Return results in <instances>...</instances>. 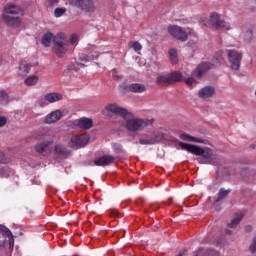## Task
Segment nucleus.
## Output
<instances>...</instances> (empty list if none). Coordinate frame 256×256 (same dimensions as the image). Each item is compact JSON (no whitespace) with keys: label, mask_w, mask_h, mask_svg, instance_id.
Segmentation results:
<instances>
[{"label":"nucleus","mask_w":256,"mask_h":256,"mask_svg":"<svg viewBox=\"0 0 256 256\" xmlns=\"http://www.w3.org/2000/svg\"><path fill=\"white\" fill-rule=\"evenodd\" d=\"M179 147L188 153L197 155L199 163L202 165H217L219 163V155L213 153L211 148H201L197 145L187 144L185 142H179Z\"/></svg>","instance_id":"nucleus-1"},{"label":"nucleus","mask_w":256,"mask_h":256,"mask_svg":"<svg viewBox=\"0 0 256 256\" xmlns=\"http://www.w3.org/2000/svg\"><path fill=\"white\" fill-rule=\"evenodd\" d=\"M52 43L57 57H65L67 53V35L63 32L58 33L57 36L51 32L45 33L42 37V45L44 47H51Z\"/></svg>","instance_id":"nucleus-2"},{"label":"nucleus","mask_w":256,"mask_h":256,"mask_svg":"<svg viewBox=\"0 0 256 256\" xmlns=\"http://www.w3.org/2000/svg\"><path fill=\"white\" fill-rule=\"evenodd\" d=\"M23 9L15 4H8L3 13V19L8 27H19L21 25V16Z\"/></svg>","instance_id":"nucleus-3"},{"label":"nucleus","mask_w":256,"mask_h":256,"mask_svg":"<svg viewBox=\"0 0 256 256\" xmlns=\"http://www.w3.org/2000/svg\"><path fill=\"white\" fill-rule=\"evenodd\" d=\"M221 61H223V53L217 52L212 58V62H201L196 69L193 71V77L201 79L209 69L213 67H221Z\"/></svg>","instance_id":"nucleus-4"},{"label":"nucleus","mask_w":256,"mask_h":256,"mask_svg":"<svg viewBox=\"0 0 256 256\" xmlns=\"http://www.w3.org/2000/svg\"><path fill=\"white\" fill-rule=\"evenodd\" d=\"M131 117H133V114L130 113V115H127L125 119V128L130 133H138V131H143L145 127H149V125L153 124V120Z\"/></svg>","instance_id":"nucleus-5"},{"label":"nucleus","mask_w":256,"mask_h":256,"mask_svg":"<svg viewBox=\"0 0 256 256\" xmlns=\"http://www.w3.org/2000/svg\"><path fill=\"white\" fill-rule=\"evenodd\" d=\"M202 25L204 27H213L217 30L221 29L222 31H229L231 29V24L225 22V20H221L217 13L211 14L208 21L202 20Z\"/></svg>","instance_id":"nucleus-6"},{"label":"nucleus","mask_w":256,"mask_h":256,"mask_svg":"<svg viewBox=\"0 0 256 256\" xmlns=\"http://www.w3.org/2000/svg\"><path fill=\"white\" fill-rule=\"evenodd\" d=\"M181 81H183V74L181 72L159 75L156 79L157 85L162 86L173 85V83H179Z\"/></svg>","instance_id":"nucleus-7"},{"label":"nucleus","mask_w":256,"mask_h":256,"mask_svg":"<svg viewBox=\"0 0 256 256\" xmlns=\"http://www.w3.org/2000/svg\"><path fill=\"white\" fill-rule=\"evenodd\" d=\"M72 7H76L84 13H95V0H69Z\"/></svg>","instance_id":"nucleus-8"},{"label":"nucleus","mask_w":256,"mask_h":256,"mask_svg":"<svg viewBox=\"0 0 256 256\" xmlns=\"http://www.w3.org/2000/svg\"><path fill=\"white\" fill-rule=\"evenodd\" d=\"M227 57L232 71H239V69H241L243 52H239L237 50H227Z\"/></svg>","instance_id":"nucleus-9"},{"label":"nucleus","mask_w":256,"mask_h":256,"mask_svg":"<svg viewBox=\"0 0 256 256\" xmlns=\"http://www.w3.org/2000/svg\"><path fill=\"white\" fill-rule=\"evenodd\" d=\"M168 33H170V35L174 37V39H177L182 43H185V41L189 39L187 32L183 30L181 26H177V25L169 26Z\"/></svg>","instance_id":"nucleus-10"},{"label":"nucleus","mask_w":256,"mask_h":256,"mask_svg":"<svg viewBox=\"0 0 256 256\" xmlns=\"http://www.w3.org/2000/svg\"><path fill=\"white\" fill-rule=\"evenodd\" d=\"M165 141V134L163 133H156L150 138H140L138 142H134L135 145L139 143V145H157Z\"/></svg>","instance_id":"nucleus-11"},{"label":"nucleus","mask_w":256,"mask_h":256,"mask_svg":"<svg viewBox=\"0 0 256 256\" xmlns=\"http://www.w3.org/2000/svg\"><path fill=\"white\" fill-rule=\"evenodd\" d=\"M88 143L89 138L87 136H74L68 143V147L71 149H81V147H85Z\"/></svg>","instance_id":"nucleus-12"},{"label":"nucleus","mask_w":256,"mask_h":256,"mask_svg":"<svg viewBox=\"0 0 256 256\" xmlns=\"http://www.w3.org/2000/svg\"><path fill=\"white\" fill-rule=\"evenodd\" d=\"M106 110L113 113V115H120V117H123V119H127V115H131L127 109L119 107L117 104H108L106 106Z\"/></svg>","instance_id":"nucleus-13"},{"label":"nucleus","mask_w":256,"mask_h":256,"mask_svg":"<svg viewBox=\"0 0 256 256\" xmlns=\"http://www.w3.org/2000/svg\"><path fill=\"white\" fill-rule=\"evenodd\" d=\"M113 163H115V157H113L111 155H103V156L96 158L93 161V164L96 167H108V165H113Z\"/></svg>","instance_id":"nucleus-14"},{"label":"nucleus","mask_w":256,"mask_h":256,"mask_svg":"<svg viewBox=\"0 0 256 256\" xmlns=\"http://www.w3.org/2000/svg\"><path fill=\"white\" fill-rule=\"evenodd\" d=\"M35 151L43 157H47V155L51 154V142L44 141L36 144Z\"/></svg>","instance_id":"nucleus-15"},{"label":"nucleus","mask_w":256,"mask_h":256,"mask_svg":"<svg viewBox=\"0 0 256 256\" xmlns=\"http://www.w3.org/2000/svg\"><path fill=\"white\" fill-rule=\"evenodd\" d=\"M215 95V87L205 86L198 91L200 99H211Z\"/></svg>","instance_id":"nucleus-16"},{"label":"nucleus","mask_w":256,"mask_h":256,"mask_svg":"<svg viewBox=\"0 0 256 256\" xmlns=\"http://www.w3.org/2000/svg\"><path fill=\"white\" fill-rule=\"evenodd\" d=\"M61 117H63V112L61 110H55L45 117L44 123H47V125L57 123V121L61 120Z\"/></svg>","instance_id":"nucleus-17"},{"label":"nucleus","mask_w":256,"mask_h":256,"mask_svg":"<svg viewBox=\"0 0 256 256\" xmlns=\"http://www.w3.org/2000/svg\"><path fill=\"white\" fill-rule=\"evenodd\" d=\"M0 231H2L3 235H6L9 239V249L10 251H13V248L15 247V238L13 237V232L9 230V228L0 225Z\"/></svg>","instance_id":"nucleus-18"},{"label":"nucleus","mask_w":256,"mask_h":256,"mask_svg":"<svg viewBox=\"0 0 256 256\" xmlns=\"http://www.w3.org/2000/svg\"><path fill=\"white\" fill-rule=\"evenodd\" d=\"M77 125L82 131H87L93 127V120L91 118H83L78 121Z\"/></svg>","instance_id":"nucleus-19"},{"label":"nucleus","mask_w":256,"mask_h":256,"mask_svg":"<svg viewBox=\"0 0 256 256\" xmlns=\"http://www.w3.org/2000/svg\"><path fill=\"white\" fill-rule=\"evenodd\" d=\"M130 93H145L147 87L141 83H132L129 85Z\"/></svg>","instance_id":"nucleus-20"},{"label":"nucleus","mask_w":256,"mask_h":256,"mask_svg":"<svg viewBox=\"0 0 256 256\" xmlns=\"http://www.w3.org/2000/svg\"><path fill=\"white\" fill-rule=\"evenodd\" d=\"M29 71H31V65L27 62H22L18 67V75H20V77H27Z\"/></svg>","instance_id":"nucleus-21"},{"label":"nucleus","mask_w":256,"mask_h":256,"mask_svg":"<svg viewBox=\"0 0 256 256\" xmlns=\"http://www.w3.org/2000/svg\"><path fill=\"white\" fill-rule=\"evenodd\" d=\"M180 139H182V141H190L192 143H205V140H203L201 138L193 137L187 133H181Z\"/></svg>","instance_id":"nucleus-22"},{"label":"nucleus","mask_w":256,"mask_h":256,"mask_svg":"<svg viewBox=\"0 0 256 256\" xmlns=\"http://www.w3.org/2000/svg\"><path fill=\"white\" fill-rule=\"evenodd\" d=\"M229 193H231V189L221 188L218 192V196L215 200V203H219V201H223V199H227V197L229 196Z\"/></svg>","instance_id":"nucleus-23"},{"label":"nucleus","mask_w":256,"mask_h":256,"mask_svg":"<svg viewBox=\"0 0 256 256\" xmlns=\"http://www.w3.org/2000/svg\"><path fill=\"white\" fill-rule=\"evenodd\" d=\"M54 151L57 155H62V157H69L71 155V151L61 145H56Z\"/></svg>","instance_id":"nucleus-24"},{"label":"nucleus","mask_w":256,"mask_h":256,"mask_svg":"<svg viewBox=\"0 0 256 256\" xmlns=\"http://www.w3.org/2000/svg\"><path fill=\"white\" fill-rule=\"evenodd\" d=\"M61 99H63V96L59 93H50L46 95L48 103H57V101H61Z\"/></svg>","instance_id":"nucleus-25"},{"label":"nucleus","mask_w":256,"mask_h":256,"mask_svg":"<svg viewBox=\"0 0 256 256\" xmlns=\"http://www.w3.org/2000/svg\"><path fill=\"white\" fill-rule=\"evenodd\" d=\"M38 82H39V76H35V75L29 76L24 81L25 85H27L28 87H33Z\"/></svg>","instance_id":"nucleus-26"},{"label":"nucleus","mask_w":256,"mask_h":256,"mask_svg":"<svg viewBox=\"0 0 256 256\" xmlns=\"http://www.w3.org/2000/svg\"><path fill=\"white\" fill-rule=\"evenodd\" d=\"M169 57H170V61H171V63H173V65L177 64V61H179L177 58V50H175V49L169 50Z\"/></svg>","instance_id":"nucleus-27"},{"label":"nucleus","mask_w":256,"mask_h":256,"mask_svg":"<svg viewBox=\"0 0 256 256\" xmlns=\"http://www.w3.org/2000/svg\"><path fill=\"white\" fill-rule=\"evenodd\" d=\"M0 103L2 105H6V103H9V96L7 95V92L0 90Z\"/></svg>","instance_id":"nucleus-28"},{"label":"nucleus","mask_w":256,"mask_h":256,"mask_svg":"<svg viewBox=\"0 0 256 256\" xmlns=\"http://www.w3.org/2000/svg\"><path fill=\"white\" fill-rule=\"evenodd\" d=\"M241 219H243V215H238L236 218H234L231 223L228 225L231 229H235L239 223H241Z\"/></svg>","instance_id":"nucleus-29"},{"label":"nucleus","mask_w":256,"mask_h":256,"mask_svg":"<svg viewBox=\"0 0 256 256\" xmlns=\"http://www.w3.org/2000/svg\"><path fill=\"white\" fill-rule=\"evenodd\" d=\"M129 47H131V49H134L135 51H141L143 49V46L138 41L130 42Z\"/></svg>","instance_id":"nucleus-30"},{"label":"nucleus","mask_w":256,"mask_h":256,"mask_svg":"<svg viewBox=\"0 0 256 256\" xmlns=\"http://www.w3.org/2000/svg\"><path fill=\"white\" fill-rule=\"evenodd\" d=\"M65 13H67V9H65V8H56L54 10L55 17H63V15H65Z\"/></svg>","instance_id":"nucleus-31"},{"label":"nucleus","mask_w":256,"mask_h":256,"mask_svg":"<svg viewBox=\"0 0 256 256\" xmlns=\"http://www.w3.org/2000/svg\"><path fill=\"white\" fill-rule=\"evenodd\" d=\"M112 149L114 153H123V146L119 143H112Z\"/></svg>","instance_id":"nucleus-32"},{"label":"nucleus","mask_w":256,"mask_h":256,"mask_svg":"<svg viewBox=\"0 0 256 256\" xmlns=\"http://www.w3.org/2000/svg\"><path fill=\"white\" fill-rule=\"evenodd\" d=\"M245 39L248 43H251L253 41V30H247L245 33Z\"/></svg>","instance_id":"nucleus-33"},{"label":"nucleus","mask_w":256,"mask_h":256,"mask_svg":"<svg viewBox=\"0 0 256 256\" xmlns=\"http://www.w3.org/2000/svg\"><path fill=\"white\" fill-rule=\"evenodd\" d=\"M194 77L195 76H193V73H192V77H189L187 79H185V77H183L182 81H184V83H186V85L191 86V85H193L195 83V78Z\"/></svg>","instance_id":"nucleus-34"},{"label":"nucleus","mask_w":256,"mask_h":256,"mask_svg":"<svg viewBox=\"0 0 256 256\" xmlns=\"http://www.w3.org/2000/svg\"><path fill=\"white\" fill-rule=\"evenodd\" d=\"M37 105H39V107H47V105H49V103H47V96L38 100Z\"/></svg>","instance_id":"nucleus-35"},{"label":"nucleus","mask_w":256,"mask_h":256,"mask_svg":"<svg viewBox=\"0 0 256 256\" xmlns=\"http://www.w3.org/2000/svg\"><path fill=\"white\" fill-rule=\"evenodd\" d=\"M67 71H70V73H73V71H79V67H77L76 62L68 65Z\"/></svg>","instance_id":"nucleus-36"},{"label":"nucleus","mask_w":256,"mask_h":256,"mask_svg":"<svg viewBox=\"0 0 256 256\" xmlns=\"http://www.w3.org/2000/svg\"><path fill=\"white\" fill-rule=\"evenodd\" d=\"M119 90H120V93L125 94V91H129V85H127V83L124 82L119 85Z\"/></svg>","instance_id":"nucleus-37"},{"label":"nucleus","mask_w":256,"mask_h":256,"mask_svg":"<svg viewBox=\"0 0 256 256\" xmlns=\"http://www.w3.org/2000/svg\"><path fill=\"white\" fill-rule=\"evenodd\" d=\"M9 168H1L0 169V174L2 175V177H9Z\"/></svg>","instance_id":"nucleus-38"},{"label":"nucleus","mask_w":256,"mask_h":256,"mask_svg":"<svg viewBox=\"0 0 256 256\" xmlns=\"http://www.w3.org/2000/svg\"><path fill=\"white\" fill-rule=\"evenodd\" d=\"M198 42L197 40H189L188 41V47H192V49H195V47H197Z\"/></svg>","instance_id":"nucleus-39"},{"label":"nucleus","mask_w":256,"mask_h":256,"mask_svg":"<svg viewBox=\"0 0 256 256\" xmlns=\"http://www.w3.org/2000/svg\"><path fill=\"white\" fill-rule=\"evenodd\" d=\"M7 125V118L0 116V127H5Z\"/></svg>","instance_id":"nucleus-40"},{"label":"nucleus","mask_w":256,"mask_h":256,"mask_svg":"<svg viewBox=\"0 0 256 256\" xmlns=\"http://www.w3.org/2000/svg\"><path fill=\"white\" fill-rule=\"evenodd\" d=\"M77 43V36L76 34H72L70 37V45H75Z\"/></svg>","instance_id":"nucleus-41"},{"label":"nucleus","mask_w":256,"mask_h":256,"mask_svg":"<svg viewBox=\"0 0 256 256\" xmlns=\"http://www.w3.org/2000/svg\"><path fill=\"white\" fill-rule=\"evenodd\" d=\"M0 163H7V157H5V153L0 151Z\"/></svg>","instance_id":"nucleus-42"},{"label":"nucleus","mask_w":256,"mask_h":256,"mask_svg":"<svg viewBox=\"0 0 256 256\" xmlns=\"http://www.w3.org/2000/svg\"><path fill=\"white\" fill-rule=\"evenodd\" d=\"M48 3L50 6L57 5L59 3V0H48Z\"/></svg>","instance_id":"nucleus-43"},{"label":"nucleus","mask_w":256,"mask_h":256,"mask_svg":"<svg viewBox=\"0 0 256 256\" xmlns=\"http://www.w3.org/2000/svg\"><path fill=\"white\" fill-rule=\"evenodd\" d=\"M76 62V67H79V69H82V67H85V64L81 63V62Z\"/></svg>","instance_id":"nucleus-44"},{"label":"nucleus","mask_w":256,"mask_h":256,"mask_svg":"<svg viewBox=\"0 0 256 256\" xmlns=\"http://www.w3.org/2000/svg\"><path fill=\"white\" fill-rule=\"evenodd\" d=\"M81 61H89V56H80Z\"/></svg>","instance_id":"nucleus-45"},{"label":"nucleus","mask_w":256,"mask_h":256,"mask_svg":"<svg viewBox=\"0 0 256 256\" xmlns=\"http://www.w3.org/2000/svg\"><path fill=\"white\" fill-rule=\"evenodd\" d=\"M226 233H227V235H231V230L226 229Z\"/></svg>","instance_id":"nucleus-46"},{"label":"nucleus","mask_w":256,"mask_h":256,"mask_svg":"<svg viewBox=\"0 0 256 256\" xmlns=\"http://www.w3.org/2000/svg\"><path fill=\"white\" fill-rule=\"evenodd\" d=\"M246 231H251V226H246Z\"/></svg>","instance_id":"nucleus-47"},{"label":"nucleus","mask_w":256,"mask_h":256,"mask_svg":"<svg viewBox=\"0 0 256 256\" xmlns=\"http://www.w3.org/2000/svg\"><path fill=\"white\" fill-rule=\"evenodd\" d=\"M5 245V242H0V247H3Z\"/></svg>","instance_id":"nucleus-48"},{"label":"nucleus","mask_w":256,"mask_h":256,"mask_svg":"<svg viewBox=\"0 0 256 256\" xmlns=\"http://www.w3.org/2000/svg\"><path fill=\"white\" fill-rule=\"evenodd\" d=\"M118 77V79H123V76H117Z\"/></svg>","instance_id":"nucleus-49"},{"label":"nucleus","mask_w":256,"mask_h":256,"mask_svg":"<svg viewBox=\"0 0 256 256\" xmlns=\"http://www.w3.org/2000/svg\"><path fill=\"white\" fill-rule=\"evenodd\" d=\"M250 147H251L252 149H255V145H251Z\"/></svg>","instance_id":"nucleus-50"},{"label":"nucleus","mask_w":256,"mask_h":256,"mask_svg":"<svg viewBox=\"0 0 256 256\" xmlns=\"http://www.w3.org/2000/svg\"><path fill=\"white\" fill-rule=\"evenodd\" d=\"M217 211H220V208H216Z\"/></svg>","instance_id":"nucleus-51"},{"label":"nucleus","mask_w":256,"mask_h":256,"mask_svg":"<svg viewBox=\"0 0 256 256\" xmlns=\"http://www.w3.org/2000/svg\"><path fill=\"white\" fill-rule=\"evenodd\" d=\"M0 65H1V58H0Z\"/></svg>","instance_id":"nucleus-52"}]
</instances>
